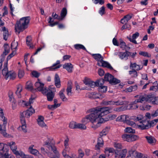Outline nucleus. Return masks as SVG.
<instances>
[{"label":"nucleus","mask_w":158,"mask_h":158,"mask_svg":"<svg viewBox=\"0 0 158 158\" xmlns=\"http://www.w3.org/2000/svg\"><path fill=\"white\" fill-rule=\"evenodd\" d=\"M1 112H0V118L3 122V127L2 129V127L0 124V133L2 134L4 136H6L7 134L6 132V125L7 124V119L4 116V114L3 110H0Z\"/></svg>","instance_id":"nucleus-5"},{"label":"nucleus","mask_w":158,"mask_h":158,"mask_svg":"<svg viewBox=\"0 0 158 158\" xmlns=\"http://www.w3.org/2000/svg\"><path fill=\"white\" fill-rule=\"evenodd\" d=\"M139 99L140 102L145 103L146 102H153L154 99V97L152 95H149L140 97Z\"/></svg>","instance_id":"nucleus-8"},{"label":"nucleus","mask_w":158,"mask_h":158,"mask_svg":"<svg viewBox=\"0 0 158 158\" xmlns=\"http://www.w3.org/2000/svg\"><path fill=\"white\" fill-rule=\"evenodd\" d=\"M30 20V17L28 16L23 17L21 18L19 21H17L15 26V31L19 34L21 31H23L27 28Z\"/></svg>","instance_id":"nucleus-3"},{"label":"nucleus","mask_w":158,"mask_h":158,"mask_svg":"<svg viewBox=\"0 0 158 158\" xmlns=\"http://www.w3.org/2000/svg\"><path fill=\"white\" fill-rule=\"evenodd\" d=\"M64 89H63L60 90L59 93L60 98L63 102L66 101L68 100L67 98L65 97L64 94Z\"/></svg>","instance_id":"nucleus-27"},{"label":"nucleus","mask_w":158,"mask_h":158,"mask_svg":"<svg viewBox=\"0 0 158 158\" xmlns=\"http://www.w3.org/2000/svg\"><path fill=\"white\" fill-rule=\"evenodd\" d=\"M145 138L146 139L147 142L148 143L152 145L155 144L156 140L152 136H146Z\"/></svg>","instance_id":"nucleus-24"},{"label":"nucleus","mask_w":158,"mask_h":158,"mask_svg":"<svg viewBox=\"0 0 158 158\" xmlns=\"http://www.w3.org/2000/svg\"><path fill=\"white\" fill-rule=\"evenodd\" d=\"M99 66H102L103 67H106L110 70H113V69L112 67L111 66L110 64L108 62L104 61L103 60L102 62H101L100 65H98Z\"/></svg>","instance_id":"nucleus-22"},{"label":"nucleus","mask_w":158,"mask_h":158,"mask_svg":"<svg viewBox=\"0 0 158 158\" xmlns=\"http://www.w3.org/2000/svg\"><path fill=\"white\" fill-rule=\"evenodd\" d=\"M33 76L35 77L38 78L40 75V73L36 71H33L31 73Z\"/></svg>","instance_id":"nucleus-57"},{"label":"nucleus","mask_w":158,"mask_h":158,"mask_svg":"<svg viewBox=\"0 0 158 158\" xmlns=\"http://www.w3.org/2000/svg\"><path fill=\"white\" fill-rule=\"evenodd\" d=\"M9 34L8 31H6L3 33V39L5 40H6Z\"/></svg>","instance_id":"nucleus-60"},{"label":"nucleus","mask_w":158,"mask_h":158,"mask_svg":"<svg viewBox=\"0 0 158 158\" xmlns=\"http://www.w3.org/2000/svg\"><path fill=\"white\" fill-rule=\"evenodd\" d=\"M39 81L36 82L35 84V86L36 87V89L38 91L39 90L41 89L44 87V84L43 83H41L39 82V79H38Z\"/></svg>","instance_id":"nucleus-31"},{"label":"nucleus","mask_w":158,"mask_h":158,"mask_svg":"<svg viewBox=\"0 0 158 158\" xmlns=\"http://www.w3.org/2000/svg\"><path fill=\"white\" fill-rule=\"evenodd\" d=\"M52 16L55 19H56L59 20H62V18L60 17V16H59L58 15L56 14V13H53L52 14Z\"/></svg>","instance_id":"nucleus-54"},{"label":"nucleus","mask_w":158,"mask_h":158,"mask_svg":"<svg viewBox=\"0 0 158 158\" xmlns=\"http://www.w3.org/2000/svg\"><path fill=\"white\" fill-rule=\"evenodd\" d=\"M91 81L89 79L85 78L84 80V83L86 85L89 86V84L91 82Z\"/></svg>","instance_id":"nucleus-61"},{"label":"nucleus","mask_w":158,"mask_h":158,"mask_svg":"<svg viewBox=\"0 0 158 158\" xmlns=\"http://www.w3.org/2000/svg\"><path fill=\"white\" fill-rule=\"evenodd\" d=\"M139 35V34L138 32H136L134 34L132 35V38H128L130 41L134 43V44H137L136 41L135 40V39L138 37Z\"/></svg>","instance_id":"nucleus-25"},{"label":"nucleus","mask_w":158,"mask_h":158,"mask_svg":"<svg viewBox=\"0 0 158 158\" xmlns=\"http://www.w3.org/2000/svg\"><path fill=\"white\" fill-rule=\"evenodd\" d=\"M130 68H132V69H135L136 71V70L138 71L141 69L143 68V66L138 65L136 63L130 62Z\"/></svg>","instance_id":"nucleus-19"},{"label":"nucleus","mask_w":158,"mask_h":158,"mask_svg":"<svg viewBox=\"0 0 158 158\" xmlns=\"http://www.w3.org/2000/svg\"><path fill=\"white\" fill-rule=\"evenodd\" d=\"M35 110L31 106H30L29 109L26 111L20 113V118L21 123H25V118H28L33 113H35Z\"/></svg>","instance_id":"nucleus-4"},{"label":"nucleus","mask_w":158,"mask_h":158,"mask_svg":"<svg viewBox=\"0 0 158 158\" xmlns=\"http://www.w3.org/2000/svg\"><path fill=\"white\" fill-rule=\"evenodd\" d=\"M18 45V43L17 42H15V41H13L11 44V48L12 50L13 49H15L17 48V47Z\"/></svg>","instance_id":"nucleus-49"},{"label":"nucleus","mask_w":158,"mask_h":158,"mask_svg":"<svg viewBox=\"0 0 158 158\" xmlns=\"http://www.w3.org/2000/svg\"><path fill=\"white\" fill-rule=\"evenodd\" d=\"M26 88L30 90H33V85L31 81H28L26 83Z\"/></svg>","instance_id":"nucleus-37"},{"label":"nucleus","mask_w":158,"mask_h":158,"mask_svg":"<svg viewBox=\"0 0 158 158\" xmlns=\"http://www.w3.org/2000/svg\"><path fill=\"white\" fill-rule=\"evenodd\" d=\"M139 54L140 55H142L144 56H146L148 57H150L151 56L150 55H149L148 52H139Z\"/></svg>","instance_id":"nucleus-55"},{"label":"nucleus","mask_w":158,"mask_h":158,"mask_svg":"<svg viewBox=\"0 0 158 158\" xmlns=\"http://www.w3.org/2000/svg\"><path fill=\"white\" fill-rule=\"evenodd\" d=\"M99 13L102 16L105 14V7L104 6L100 8L99 11Z\"/></svg>","instance_id":"nucleus-56"},{"label":"nucleus","mask_w":158,"mask_h":158,"mask_svg":"<svg viewBox=\"0 0 158 158\" xmlns=\"http://www.w3.org/2000/svg\"><path fill=\"white\" fill-rule=\"evenodd\" d=\"M110 127H106L102 131V132L104 134H107L108 131L109 130Z\"/></svg>","instance_id":"nucleus-63"},{"label":"nucleus","mask_w":158,"mask_h":158,"mask_svg":"<svg viewBox=\"0 0 158 158\" xmlns=\"http://www.w3.org/2000/svg\"><path fill=\"white\" fill-rule=\"evenodd\" d=\"M118 56L121 59H123L124 58H126V60L127 59V57L129 56V54H128L126 52H119L118 54Z\"/></svg>","instance_id":"nucleus-30"},{"label":"nucleus","mask_w":158,"mask_h":158,"mask_svg":"<svg viewBox=\"0 0 158 158\" xmlns=\"http://www.w3.org/2000/svg\"><path fill=\"white\" fill-rule=\"evenodd\" d=\"M126 149H124L120 151H116L115 152V157H117L119 155L118 158H125L127 153Z\"/></svg>","instance_id":"nucleus-13"},{"label":"nucleus","mask_w":158,"mask_h":158,"mask_svg":"<svg viewBox=\"0 0 158 158\" xmlns=\"http://www.w3.org/2000/svg\"><path fill=\"white\" fill-rule=\"evenodd\" d=\"M34 145L31 146L28 148L29 152L32 154L36 155L38 152V151L37 150L33 148Z\"/></svg>","instance_id":"nucleus-35"},{"label":"nucleus","mask_w":158,"mask_h":158,"mask_svg":"<svg viewBox=\"0 0 158 158\" xmlns=\"http://www.w3.org/2000/svg\"><path fill=\"white\" fill-rule=\"evenodd\" d=\"M69 127L72 129L79 128L85 130L86 128V126L85 125L80 123L77 124L76 123L74 122L70 123Z\"/></svg>","instance_id":"nucleus-9"},{"label":"nucleus","mask_w":158,"mask_h":158,"mask_svg":"<svg viewBox=\"0 0 158 158\" xmlns=\"http://www.w3.org/2000/svg\"><path fill=\"white\" fill-rule=\"evenodd\" d=\"M44 145L49 150L51 149L56 155L58 157L60 156V154L57 151L56 148L54 146V143L52 142H45Z\"/></svg>","instance_id":"nucleus-7"},{"label":"nucleus","mask_w":158,"mask_h":158,"mask_svg":"<svg viewBox=\"0 0 158 158\" xmlns=\"http://www.w3.org/2000/svg\"><path fill=\"white\" fill-rule=\"evenodd\" d=\"M16 52L13 51L9 55L7 58V61L4 64L3 69L2 70V73L4 78L6 80L9 79L14 80L16 76V74L15 72L12 71H9L7 68V61L10 60L14 55L16 54Z\"/></svg>","instance_id":"nucleus-2"},{"label":"nucleus","mask_w":158,"mask_h":158,"mask_svg":"<svg viewBox=\"0 0 158 158\" xmlns=\"http://www.w3.org/2000/svg\"><path fill=\"white\" fill-rule=\"evenodd\" d=\"M122 137L124 140L128 142H131V134H125L122 135Z\"/></svg>","instance_id":"nucleus-32"},{"label":"nucleus","mask_w":158,"mask_h":158,"mask_svg":"<svg viewBox=\"0 0 158 158\" xmlns=\"http://www.w3.org/2000/svg\"><path fill=\"white\" fill-rule=\"evenodd\" d=\"M124 131L126 132L127 133H135V130L131 128L130 127H126Z\"/></svg>","instance_id":"nucleus-46"},{"label":"nucleus","mask_w":158,"mask_h":158,"mask_svg":"<svg viewBox=\"0 0 158 158\" xmlns=\"http://www.w3.org/2000/svg\"><path fill=\"white\" fill-rule=\"evenodd\" d=\"M31 39L30 36H27L26 38V44L27 45L30 47V48L32 49L33 48L34 46L31 44Z\"/></svg>","instance_id":"nucleus-36"},{"label":"nucleus","mask_w":158,"mask_h":158,"mask_svg":"<svg viewBox=\"0 0 158 158\" xmlns=\"http://www.w3.org/2000/svg\"><path fill=\"white\" fill-rule=\"evenodd\" d=\"M74 47L76 49L79 50L80 49H82L86 51V49L85 47L82 44H76L74 45Z\"/></svg>","instance_id":"nucleus-39"},{"label":"nucleus","mask_w":158,"mask_h":158,"mask_svg":"<svg viewBox=\"0 0 158 158\" xmlns=\"http://www.w3.org/2000/svg\"><path fill=\"white\" fill-rule=\"evenodd\" d=\"M131 142L135 141L138 139V137L137 135L131 134Z\"/></svg>","instance_id":"nucleus-64"},{"label":"nucleus","mask_w":158,"mask_h":158,"mask_svg":"<svg viewBox=\"0 0 158 158\" xmlns=\"http://www.w3.org/2000/svg\"><path fill=\"white\" fill-rule=\"evenodd\" d=\"M112 107H96L89 110L90 114L88 115L90 122L93 124L92 128L95 129L100 126L103 123L104 119L102 117L111 112Z\"/></svg>","instance_id":"nucleus-1"},{"label":"nucleus","mask_w":158,"mask_h":158,"mask_svg":"<svg viewBox=\"0 0 158 158\" xmlns=\"http://www.w3.org/2000/svg\"><path fill=\"white\" fill-rule=\"evenodd\" d=\"M114 147L117 149H120L122 148V145L119 143L115 142L114 143Z\"/></svg>","instance_id":"nucleus-53"},{"label":"nucleus","mask_w":158,"mask_h":158,"mask_svg":"<svg viewBox=\"0 0 158 158\" xmlns=\"http://www.w3.org/2000/svg\"><path fill=\"white\" fill-rule=\"evenodd\" d=\"M104 142L102 137H99L98 139L97 143L95 145V149L97 151H99L101 148L103 147Z\"/></svg>","instance_id":"nucleus-14"},{"label":"nucleus","mask_w":158,"mask_h":158,"mask_svg":"<svg viewBox=\"0 0 158 158\" xmlns=\"http://www.w3.org/2000/svg\"><path fill=\"white\" fill-rule=\"evenodd\" d=\"M104 82V80L103 79H100L96 81V86L99 87L103 85Z\"/></svg>","instance_id":"nucleus-43"},{"label":"nucleus","mask_w":158,"mask_h":158,"mask_svg":"<svg viewBox=\"0 0 158 158\" xmlns=\"http://www.w3.org/2000/svg\"><path fill=\"white\" fill-rule=\"evenodd\" d=\"M128 116L125 115H122L119 116L117 118V121L121 122H125L126 123L127 120Z\"/></svg>","instance_id":"nucleus-28"},{"label":"nucleus","mask_w":158,"mask_h":158,"mask_svg":"<svg viewBox=\"0 0 158 158\" xmlns=\"http://www.w3.org/2000/svg\"><path fill=\"white\" fill-rule=\"evenodd\" d=\"M127 103V102L125 101H122L118 100L117 101H115V105L117 106L122 105Z\"/></svg>","instance_id":"nucleus-45"},{"label":"nucleus","mask_w":158,"mask_h":158,"mask_svg":"<svg viewBox=\"0 0 158 158\" xmlns=\"http://www.w3.org/2000/svg\"><path fill=\"white\" fill-rule=\"evenodd\" d=\"M136 153L137 158H149L147 155L141 153L136 152Z\"/></svg>","instance_id":"nucleus-42"},{"label":"nucleus","mask_w":158,"mask_h":158,"mask_svg":"<svg viewBox=\"0 0 158 158\" xmlns=\"http://www.w3.org/2000/svg\"><path fill=\"white\" fill-rule=\"evenodd\" d=\"M70 150V148L69 147H65V149L63 150L62 152V154L63 155H65V153L64 152L66 151L68 153L69 152Z\"/></svg>","instance_id":"nucleus-62"},{"label":"nucleus","mask_w":158,"mask_h":158,"mask_svg":"<svg viewBox=\"0 0 158 158\" xmlns=\"http://www.w3.org/2000/svg\"><path fill=\"white\" fill-rule=\"evenodd\" d=\"M105 152L106 155L108 153H114L115 151L113 148H109L105 150Z\"/></svg>","instance_id":"nucleus-50"},{"label":"nucleus","mask_w":158,"mask_h":158,"mask_svg":"<svg viewBox=\"0 0 158 158\" xmlns=\"http://www.w3.org/2000/svg\"><path fill=\"white\" fill-rule=\"evenodd\" d=\"M39 91H41L42 94H45L46 95L48 92V89L46 88H44V87L42 88V89H39Z\"/></svg>","instance_id":"nucleus-59"},{"label":"nucleus","mask_w":158,"mask_h":158,"mask_svg":"<svg viewBox=\"0 0 158 158\" xmlns=\"http://www.w3.org/2000/svg\"><path fill=\"white\" fill-rule=\"evenodd\" d=\"M120 82V80L114 78V76H113L112 79H111V81H110V83L112 85H115L119 83Z\"/></svg>","instance_id":"nucleus-41"},{"label":"nucleus","mask_w":158,"mask_h":158,"mask_svg":"<svg viewBox=\"0 0 158 158\" xmlns=\"http://www.w3.org/2000/svg\"><path fill=\"white\" fill-rule=\"evenodd\" d=\"M106 89L107 87L105 86L102 85L98 87L99 91L102 93L106 92L107 90Z\"/></svg>","instance_id":"nucleus-48"},{"label":"nucleus","mask_w":158,"mask_h":158,"mask_svg":"<svg viewBox=\"0 0 158 158\" xmlns=\"http://www.w3.org/2000/svg\"><path fill=\"white\" fill-rule=\"evenodd\" d=\"M92 56L98 61L97 65H100L103 60V58L100 54H92Z\"/></svg>","instance_id":"nucleus-16"},{"label":"nucleus","mask_w":158,"mask_h":158,"mask_svg":"<svg viewBox=\"0 0 158 158\" xmlns=\"http://www.w3.org/2000/svg\"><path fill=\"white\" fill-rule=\"evenodd\" d=\"M0 153L1 155V158H14L13 156H11L8 154V151L7 150L4 151L2 152H0Z\"/></svg>","instance_id":"nucleus-23"},{"label":"nucleus","mask_w":158,"mask_h":158,"mask_svg":"<svg viewBox=\"0 0 158 158\" xmlns=\"http://www.w3.org/2000/svg\"><path fill=\"white\" fill-rule=\"evenodd\" d=\"M88 116V115H86L85 118H83L82 119V122L84 123H86L89 122H90L89 120V118Z\"/></svg>","instance_id":"nucleus-51"},{"label":"nucleus","mask_w":158,"mask_h":158,"mask_svg":"<svg viewBox=\"0 0 158 158\" xmlns=\"http://www.w3.org/2000/svg\"><path fill=\"white\" fill-rule=\"evenodd\" d=\"M46 95L47 96L48 100L49 101H52L54 97L55 94L52 91V90H50L49 89Z\"/></svg>","instance_id":"nucleus-20"},{"label":"nucleus","mask_w":158,"mask_h":158,"mask_svg":"<svg viewBox=\"0 0 158 158\" xmlns=\"http://www.w3.org/2000/svg\"><path fill=\"white\" fill-rule=\"evenodd\" d=\"M67 14V10L66 8H63L60 12V17L62 18V20L65 17Z\"/></svg>","instance_id":"nucleus-34"},{"label":"nucleus","mask_w":158,"mask_h":158,"mask_svg":"<svg viewBox=\"0 0 158 158\" xmlns=\"http://www.w3.org/2000/svg\"><path fill=\"white\" fill-rule=\"evenodd\" d=\"M23 89L22 86L21 85H19L17 86V90L15 92L18 98H20L21 97V95L20 94Z\"/></svg>","instance_id":"nucleus-29"},{"label":"nucleus","mask_w":158,"mask_h":158,"mask_svg":"<svg viewBox=\"0 0 158 158\" xmlns=\"http://www.w3.org/2000/svg\"><path fill=\"white\" fill-rule=\"evenodd\" d=\"M129 74L132 77H136L138 76L137 73L135 69H132V70L129 71Z\"/></svg>","instance_id":"nucleus-38"},{"label":"nucleus","mask_w":158,"mask_h":158,"mask_svg":"<svg viewBox=\"0 0 158 158\" xmlns=\"http://www.w3.org/2000/svg\"><path fill=\"white\" fill-rule=\"evenodd\" d=\"M59 63V61H57L56 63L54 64L50 68V69L51 70H55L56 69L60 68L61 66V65H58Z\"/></svg>","instance_id":"nucleus-40"},{"label":"nucleus","mask_w":158,"mask_h":158,"mask_svg":"<svg viewBox=\"0 0 158 158\" xmlns=\"http://www.w3.org/2000/svg\"><path fill=\"white\" fill-rule=\"evenodd\" d=\"M6 145L9 146L10 148L13 152L16 155H20L22 157L24 158H27L25 157L26 156L22 152H19L18 151L16 150L17 147L15 143V142H7L6 144Z\"/></svg>","instance_id":"nucleus-6"},{"label":"nucleus","mask_w":158,"mask_h":158,"mask_svg":"<svg viewBox=\"0 0 158 158\" xmlns=\"http://www.w3.org/2000/svg\"><path fill=\"white\" fill-rule=\"evenodd\" d=\"M44 117L43 116L40 115L38 116L37 121L38 124L40 127H45L46 129L47 128V126L44 121Z\"/></svg>","instance_id":"nucleus-15"},{"label":"nucleus","mask_w":158,"mask_h":158,"mask_svg":"<svg viewBox=\"0 0 158 158\" xmlns=\"http://www.w3.org/2000/svg\"><path fill=\"white\" fill-rule=\"evenodd\" d=\"M113 76V75L109 74V73H106L105 74L104 76L105 80L109 81L110 83L111 79H112Z\"/></svg>","instance_id":"nucleus-33"},{"label":"nucleus","mask_w":158,"mask_h":158,"mask_svg":"<svg viewBox=\"0 0 158 158\" xmlns=\"http://www.w3.org/2000/svg\"><path fill=\"white\" fill-rule=\"evenodd\" d=\"M3 47L4 51L3 52L1 56L2 61H4L5 56L7 55L10 52V48L8 44H5Z\"/></svg>","instance_id":"nucleus-12"},{"label":"nucleus","mask_w":158,"mask_h":158,"mask_svg":"<svg viewBox=\"0 0 158 158\" xmlns=\"http://www.w3.org/2000/svg\"><path fill=\"white\" fill-rule=\"evenodd\" d=\"M140 122L141 123V124L139 125L138 127L141 129H147L151 127L150 122L148 120H142L141 121H140Z\"/></svg>","instance_id":"nucleus-11"},{"label":"nucleus","mask_w":158,"mask_h":158,"mask_svg":"<svg viewBox=\"0 0 158 158\" xmlns=\"http://www.w3.org/2000/svg\"><path fill=\"white\" fill-rule=\"evenodd\" d=\"M64 69H66L69 73H72L73 66L71 63H65L63 65Z\"/></svg>","instance_id":"nucleus-17"},{"label":"nucleus","mask_w":158,"mask_h":158,"mask_svg":"<svg viewBox=\"0 0 158 158\" xmlns=\"http://www.w3.org/2000/svg\"><path fill=\"white\" fill-rule=\"evenodd\" d=\"M105 95L104 94H97L93 96V98H100L102 99L105 97Z\"/></svg>","instance_id":"nucleus-47"},{"label":"nucleus","mask_w":158,"mask_h":158,"mask_svg":"<svg viewBox=\"0 0 158 158\" xmlns=\"http://www.w3.org/2000/svg\"><path fill=\"white\" fill-rule=\"evenodd\" d=\"M79 155L78 158H82L84 155V153L83 151L81 149H79L78 150Z\"/></svg>","instance_id":"nucleus-58"},{"label":"nucleus","mask_w":158,"mask_h":158,"mask_svg":"<svg viewBox=\"0 0 158 158\" xmlns=\"http://www.w3.org/2000/svg\"><path fill=\"white\" fill-rule=\"evenodd\" d=\"M60 104H59L58 105L54 104L52 105H48V109L51 110H53L58 107L60 106Z\"/></svg>","instance_id":"nucleus-44"},{"label":"nucleus","mask_w":158,"mask_h":158,"mask_svg":"<svg viewBox=\"0 0 158 158\" xmlns=\"http://www.w3.org/2000/svg\"><path fill=\"white\" fill-rule=\"evenodd\" d=\"M24 74V72L23 70H19L18 73V76L19 78H22L23 77Z\"/></svg>","instance_id":"nucleus-52"},{"label":"nucleus","mask_w":158,"mask_h":158,"mask_svg":"<svg viewBox=\"0 0 158 158\" xmlns=\"http://www.w3.org/2000/svg\"><path fill=\"white\" fill-rule=\"evenodd\" d=\"M140 122L141 123V124L139 125L138 127L141 129H147L151 127L150 122L148 120H142L141 121H140Z\"/></svg>","instance_id":"nucleus-10"},{"label":"nucleus","mask_w":158,"mask_h":158,"mask_svg":"<svg viewBox=\"0 0 158 158\" xmlns=\"http://www.w3.org/2000/svg\"><path fill=\"white\" fill-rule=\"evenodd\" d=\"M101 104L102 105L107 106L108 105L112 106L115 105V101H106L103 100L101 103Z\"/></svg>","instance_id":"nucleus-26"},{"label":"nucleus","mask_w":158,"mask_h":158,"mask_svg":"<svg viewBox=\"0 0 158 158\" xmlns=\"http://www.w3.org/2000/svg\"><path fill=\"white\" fill-rule=\"evenodd\" d=\"M72 83L71 81H69L68 83V85L66 89L67 94L69 96L72 95Z\"/></svg>","instance_id":"nucleus-18"},{"label":"nucleus","mask_w":158,"mask_h":158,"mask_svg":"<svg viewBox=\"0 0 158 158\" xmlns=\"http://www.w3.org/2000/svg\"><path fill=\"white\" fill-rule=\"evenodd\" d=\"M54 81L56 86L58 88H60V79L57 73H56L55 75Z\"/></svg>","instance_id":"nucleus-21"}]
</instances>
